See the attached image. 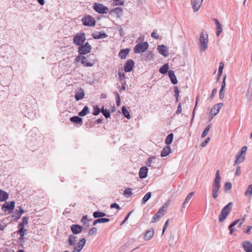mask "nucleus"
Returning <instances> with one entry per match:
<instances>
[{"instance_id": "nucleus-1", "label": "nucleus", "mask_w": 252, "mask_h": 252, "mask_svg": "<svg viewBox=\"0 0 252 252\" xmlns=\"http://www.w3.org/2000/svg\"><path fill=\"white\" fill-rule=\"evenodd\" d=\"M199 43L200 46V51H205L208 49V35L207 33H204L203 32L200 33Z\"/></svg>"}, {"instance_id": "nucleus-2", "label": "nucleus", "mask_w": 252, "mask_h": 252, "mask_svg": "<svg viewBox=\"0 0 252 252\" xmlns=\"http://www.w3.org/2000/svg\"><path fill=\"white\" fill-rule=\"evenodd\" d=\"M232 206V203L229 202L227 205H226L222 209L221 212L219 216V221L222 222L225 220L227 216L231 210Z\"/></svg>"}, {"instance_id": "nucleus-3", "label": "nucleus", "mask_w": 252, "mask_h": 252, "mask_svg": "<svg viewBox=\"0 0 252 252\" xmlns=\"http://www.w3.org/2000/svg\"><path fill=\"white\" fill-rule=\"evenodd\" d=\"M86 40V35L84 32L77 33L73 39V43L76 45H81Z\"/></svg>"}, {"instance_id": "nucleus-4", "label": "nucleus", "mask_w": 252, "mask_h": 252, "mask_svg": "<svg viewBox=\"0 0 252 252\" xmlns=\"http://www.w3.org/2000/svg\"><path fill=\"white\" fill-rule=\"evenodd\" d=\"M149 44L147 42H142L137 44L134 48L135 53H141L144 52L148 48Z\"/></svg>"}, {"instance_id": "nucleus-5", "label": "nucleus", "mask_w": 252, "mask_h": 252, "mask_svg": "<svg viewBox=\"0 0 252 252\" xmlns=\"http://www.w3.org/2000/svg\"><path fill=\"white\" fill-rule=\"evenodd\" d=\"M78 52L80 55L87 54L90 52L92 47L88 42H86L84 45H79Z\"/></svg>"}, {"instance_id": "nucleus-6", "label": "nucleus", "mask_w": 252, "mask_h": 252, "mask_svg": "<svg viewBox=\"0 0 252 252\" xmlns=\"http://www.w3.org/2000/svg\"><path fill=\"white\" fill-rule=\"evenodd\" d=\"M220 187V182H213L212 186V196L214 199H216L219 196Z\"/></svg>"}, {"instance_id": "nucleus-7", "label": "nucleus", "mask_w": 252, "mask_h": 252, "mask_svg": "<svg viewBox=\"0 0 252 252\" xmlns=\"http://www.w3.org/2000/svg\"><path fill=\"white\" fill-rule=\"evenodd\" d=\"M82 22L85 26H92L94 25V20L93 17L90 15L83 17L82 19Z\"/></svg>"}, {"instance_id": "nucleus-8", "label": "nucleus", "mask_w": 252, "mask_h": 252, "mask_svg": "<svg viewBox=\"0 0 252 252\" xmlns=\"http://www.w3.org/2000/svg\"><path fill=\"white\" fill-rule=\"evenodd\" d=\"M95 11L100 14H106L109 11V9L101 3H95Z\"/></svg>"}, {"instance_id": "nucleus-9", "label": "nucleus", "mask_w": 252, "mask_h": 252, "mask_svg": "<svg viewBox=\"0 0 252 252\" xmlns=\"http://www.w3.org/2000/svg\"><path fill=\"white\" fill-rule=\"evenodd\" d=\"M223 104L222 103H219L215 105L211 110L210 114L211 117L210 121H211L214 117H215L219 112L220 109L222 107Z\"/></svg>"}, {"instance_id": "nucleus-10", "label": "nucleus", "mask_w": 252, "mask_h": 252, "mask_svg": "<svg viewBox=\"0 0 252 252\" xmlns=\"http://www.w3.org/2000/svg\"><path fill=\"white\" fill-rule=\"evenodd\" d=\"M134 65V62L132 60H128L125 63L124 68L126 72H129L132 70Z\"/></svg>"}, {"instance_id": "nucleus-11", "label": "nucleus", "mask_w": 252, "mask_h": 252, "mask_svg": "<svg viewBox=\"0 0 252 252\" xmlns=\"http://www.w3.org/2000/svg\"><path fill=\"white\" fill-rule=\"evenodd\" d=\"M203 0H191V4L193 12H197L202 5Z\"/></svg>"}, {"instance_id": "nucleus-12", "label": "nucleus", "mask_w": 252, "mask_h": 252, "mask_svg": "<svg viewBox=\"0 0 252 252\" xmlns=\"http://www.w3.org/2000/svg\"><path fill=\"white\" fill-rule=\"evenodd\" d=\"M14 201L6 202L2 206V210L6 211L7 210L12 211L14 209Z\"/></svg>"}, {"instance_id": "nucleus-13", "label": "nucleus", "mask_w": 252, "mask_h": 252, "mask_svg": "<svg viewBox=\"0 0 252 252\" xmlns=\"http://www.w3.org/2000/svg\"><path fill=\"white\" fill-rule=\"evenodd\" d=\"M86 243V239L82 238L77 243V246L74 248L72 252H79L83 248Z\"/></svg>"}, {"instance_id": "nucleus-14", "label": "nucleus", "mask_w": 252, "mask_h": 252, "mask_svg": "<svg viewBox=\"0 0 252 252\" xmlns=\"http://www.w3.org/2000/svg\"><path fill=\"white\" fill-rule=\"evenodd\" d=\"M157 49L158 52L164 57L168 56V48L166 46L163 45H158Z\"/></svg>"}, {"instance_id": "nucleus-15", "label": "nucleus", "mask_w": 252, "mask_h": 252, "mask_svg": "<svg viewBox=\"0 0 252 252\" xmlns=\"http://www.w3.org/2000/svg\"><path fill=\"white\" fill-rule=\"evenodd\" d=\"M75 60L77 62L81 61L82 63L86 66H93V65L91 63H87V59L85 57L81 55L78 56L76 58Z\"/></svg>"}, {"instance_id": "nucleus-16", "label": "nucleus", "mask_w": 252, "mask_h": 252, "mask_svg": "<svg viewBox=\"0 0 252 252\" xmlns=\"http://www.w3.org/2000/svg\"><path fill=\"white\" fill-rule=\"evenodd\" d=\"M242 246L246 252H252V243L250 241H244Z\"/></svg>"}, {"instance_id": "nucleus-17", "label": "nucleus", "mask_w": 252, "mask_h": 252, "mask_svg": "<svg viewBox=\"0 0 252 252\" xmlns=\"http://www.w3.org/2000/svg\"><path fill=\"white\" fill-rule=\"evenodd\" d=\"M123 11V10L122 8L116 7V8L111 9L109 11V13L110 14H115L117 15V17L120 18L122 14Z\"/></svg>"}, {"instance_id": "nucleus-18", "label": "nucleus", "mask_w": 252, "mask_h": 252, "mask_svg": "<svg viewBox=\"0 0 252 252\" xmlns=\"http://www.w3.org/2000/svg\"><path fill=\"white\" fill-rule=\"evenodd\" d=\"M70 229L73 234H77L82 231V227L78 224H72L70 226Z\"/></svg>"}, {"instance_id": "nucleus-19", "label": "nucleus", "mask_w": 252, "mask_h": 252, "mask_svg": "<svg viewBox=\"0 0 252 252\" xmlns=\"http://www.w3.org/2000/svg\"><path fill=\"white\" fill-rule=\"evenodd\" d=\"M148 169L147 167L144 166L140 169L139 176L140 178L144 179L147 177Z\"/></svg>"}, {"instance_id": "nucleus-20", "label": "nucleus", "mask_w": 252, "mask_h": 252, "mask_svg": "<svg viewBox=\"0 0 252 252\" xmlns=\"http://www.w3.org/2000/svg\"><path fill=\"white\" fill-rule=\"evenodd\" d=\"M245 157L246 155H244V154H242L240 153L236 157V158L234 161V164H238L243 162L245 159Z\"/></svg>"}, {"instance_id": "nucleus-21", "label": "nucleus", "mask_w": 252, "mask_h": 252, "mask_svg": "<svg viewBox=\"0 0 252 252\" xmlns=\"http://www.w3.org/2000/svg\"><path fill=\"white\" fill-rule=\"evenodd\" d=\"M165 213L160 209L152 218V222H155L158 220L161 216H163Z\"/></svg>"}, {"instance_id": "nucleus-22", "label": "nucleus", "mask_w": 252, "mask_h": 252, "mask_svg": "<svg viewBox=\"0 0 252 252\" xmlns=\"http://www.w3.org/2000/svg\"><path fill=\"white\" fill-rule=\"evenodd\" d=\"M85 95L84 91L83 89H80L77 91L75 94V97L76 100L82 99Z\"/></svg>"}, {"instance_id": "nucleus-23", "label": "nucleus", "mask_w": 252, "mask_h": 252, "mask_svg": "<svg viewBox=\"0 0 252 252\" xmlns=\"http://www.w3.org/2000/svg\"><path fill=\"white\" fill-rule=\"evenodd\" d=\"M154 230L153 229H151L146 231L144 235V239L146 241L150 240L154 236Z\"/></svg>"}, {"instance_id": "nucleus-24", "label": "nucleus", "mask_w": 252, "mask_h": 252, "mask_svg": "<svg viewBox=\"0 0 252 252\" xmlns=\"http://www.w3.org/2000/svg\"><path fill=\"white\" fill-rule=\"evenodd\" d=\"M168 73L169 77L170 78V79L171 82L173 84H176L177 83L178 81H177L176 77L175 75L174 71H173L172 70H170L168 71Z\"/></svg>"}, {"instance_id": "nucleus-25", "label": "nucleus", "mask_w": 252, "mask_h": 252, "mask_svg": "<svg viewBox=\"0 0 252 252\" xmlns=\"http://www.w3.org/2000/svg\"><path fill=\"white\" fill-rule=\"evenodd\" d=\"M214 21L215 22L216 26V34L218 36L220 35V34L221 33L222 31V28L221 27V25L219 22V21L217 19H215Z\"/></svg>"}, {"instance_id": "nucleus-26", "label": "nucleus", "mask_w": 252, "mask_h": 252, "mask_svg": "<svg viewBox=\"0 0 252 252\" xmlns=\"http://www.w3.org/2000/svg\"><path fill=\"white\" fill-rule=\"evenodd\" d=\"M129 51V49L127 48L122 49L119 53V56L122 59H125L128 55Z\"/></svg>"}, {"instance_id": "nucleus-27", "label": "nucleus", "mask_w": 252, "mask_h": 252, "mask_svg": "<svg viewBox=\"0 0 252 252\" xmlns=\"http://www.w3.org/2000/svg\"><path fill=\"white\" fill-rule=\"evenodd\" d=\"M171 152V148L169 146H166L161 152L160 156L161 157H164L169 155Z\"/></svg>"}, {"instance_id": "nucleus-28", "label": "nucleus", "mask_w": 252, "mask_h": 252, "mask_svg": "<svg viewBox=\"0 0 252 252\" xmlns=\"http://www.w3.org/2000/svg\"><path fill=\"white\" fill-rule=\"evenodd\" d=\"M8 194L1 189H0V201H5L8 198Z\"/></svg>"}, {"instance_id": "nucleus-29", "label": "nucleus", "mask_w": 252, "mask_h": 252, "mask_svg": "<svg viewBox=\"0 0 252 252\" xmlns=\"http://www.w3.org/2000/svg\"><path fill=\"white\" fill-rule=\"evenodd\" d=\"M81 221L86 227H88L90 226V223L92 221V220L88 219L87 216H85L82 218Z\"/></svg>"}, {"instance_id": "nucleus-30", "label": "nucleus", "mask_w": 252, "mask_h": 252, "mask_svg": "<svg viewBox=\"0 0 252 252\" xmlns=\"http://www.w3.org/2000/svg\"><path fill=\"white\" fill-rule=\"evenodd\" d=\"M18 227L19 228V230L18 231V233L20 235V240H22L24 239V236L26 234V231H27V230L24 228V226H23V227L18 226Z\"/></svg>"}, {"instance_id": "nucleus-31", "label": "nucleus", "mask_w": 252, "mask_h": 252, "mask_svg": "<svg viewBox=\"0 0 252 252\" xmlns=\"http://www.w3.org/2000/svg\"><path fill=\"white\" fill-rule=\"evenodd\" d=\"M193 192H190L188 196L186 197L184 203L182 204V207L185 208L186 205L188 203L189 200L191 198L192 195H193Z\"/></svg>"}, {"instance_id": "nucleus-32", "label": "nucleus", "mask_w": 252, "mask_h": 252, "mask_svg": "<svg viewBox=\"0 0 252 252\" xmlns=\"http://www.w3.org/2000/svg\"><path fill=\"white\" fill-rule=\"evenodd\" d=\"M169 65L168 63L164 64L160 69L159 72L162 74H165L168 71V69H169Z\"/></svg>"}, {"instance_id": "nucleus-33", "label": "nucleus", "mask_w": 252, "mask_h": 252, "mask_svg": "<svg viewBox=\"0 0 252 252\" xmlns=\"http://www.w3.org/2000/svg\"><path fill=\"white\" fill-rule=\"evenodd\" d=\"M173 134L170 133V134H168L165 139V144H167V146H169V145H170L172 143V142L173 141Z\"/></svg>"}, {"instance_id": "nucleus-34", "label": "nucleus", "mask_w": 252, "mask_h": 252, "mask_svg": "<svg viewBox=\"0 0 252 252\" xmlns=\"http://www.w3.org/2000/svg\"><path fill=\"white\" fill-rule=\"evenodd\" d=\"M89 112V109L88 106H86L79 113V115L81 117H83L87 115Z\"/></svg>"}, {"instance_id": "nucleus-35", "label": "nucleus", "mask_w": 252, "mask_h": 252, "mask_svg": "<svg viewBox=\"0 0 252 252\" xmlns=\"http://www.w3.org/2000/svg\"><path fill=\"white\" fill-rule=\"evenodd\" d=\"M122 111L123 115L125 116L126 118L127 119H130V114L128 111L126 109V108L125 106H123L122 108Z\"/></svg>"}, {"instance_id": "nucleus-36", "label": "nucleus", "mask_w": 252, "mask_h": 252, "mask_svg": "<svg viewBox=\"0 0 252 252\" xmlns=\"http://www.w3.org/2000/svg\"><path fill=\"white\" fill-rule=\"evenodd\" d=\"M152 194L151 192H147L143 197L142 199V203L145 204L146 202H147L151 197Z\"/></svg>"}, {"instance_id": "nucleus-37", "label": "nucleus", "mask_w": 252, "mask_h": 252, "mask_svg": "<svg viewBox=\"0 0 252 252\" xmlns=\"http://www.w3.org/2000/svg\"><path fill=\"white\" fill-rule=\"evenodd\" d=\"M70 121L77 124L81 123L82 119L78 116L72 117L70 118Z\"/></svg>"}, {"instance_id": "nucleus-38", "label": "nucleus", "mask_w": 252, "mask_h": 252, "mask_svg": "<svg viewBox=\"0 0 252 252\" xmlns=\"http://www.w3.org/2000/svg\"><path fill=\"white\" fill-rule=\"evenodd\" d=\"M101 112L106 118H108L110 117V112L108 111L107 109H104V107H102L101 109Z\"/></svg>"}, {"instance_id": "nucleus-39", "label": "nucleus", "mask_w": 252, "mask_h": 252, "mask_svg": "<svg viewBox=\"0 0 252 252\" xmlns=\"http://www.w3.org/2000/svg\"><path fill=\"white\" fill-rule=\"evenodd\" d=\"M110 220L106 218H98L95 219V224L98 223H106L109 221Z\"/></svg>"}, {"instance_id": "nucleus-40", "label": "nucleus", "mask_w": 252, "mask_h": 252, "mask_svg": "<svg viewBox=\"0 0 252 252\" xmlns=\"http://www.w3.org/2000/svg\"><path fill=\"white\" fill-rule=\"evenodd\" d=\"M245 195L247 196H251L252 195V185H250L245 193Z\"/></svg>"}, {"instance_id": "nucleus-41", "label": "nucleus", "mask_w": 252, "mask_h": 252, "mask_svg": "<svg viewBox=\"0 0 252 252\" xmlns=\"http://www.w3.org/2000/svg\"><path fill=\"white\" fill-rule=\"evenodd\" d=\"M107 37V35L105 33H95V39H102Z\"/></svg>"}, {"instance_id": "nucleus-42", "label": "nucleus", "mask_w": 252, "mask_h": 252, "mask_svg": "<svg viewBox=\"0 0 252 252\" xmlns=\"http://www.w3.org/2000/svg\"><path fill=\"white\" fill-rule=\"evenodd\" d=\"M28 223V218L24 217L23 218L22 221L19 224L18 226L23 227L25 225L27 224Z\"/></svg>"}, {"instance_id": "nucleus-43", "label": "nucleus", "mask_w": 252, "mask_h": 252, "mask_svg": "<svg viewBox=\"0 0 252 252\" xmlns=\"http://www.w3.org/2000/svg\"><path fill=\"white\" fill-rule=\"evenodd\" d=\"M77 237L74 236H73V235H70L69 236V239H68V242H69V243L70 245H73L75 244V243L76 242V239Z\"/></svg>"}, {"instance_id": "nucleus-44", "label": "nucleus", "mask_w": 252, "mask_h": 252, "mask_svg": "<svg viewBox=\"0 0 252 252\" xmlns=\"http://www.w3.org/2000/svg\"><path fill=\"white\" fill-rule=\"evenodd\" d=\"M211 127V125H209L205 129L204 131L203 132L201 135V138H204L207 134L208 131H209L210 128Z\"/></svg>"}, {"instance_id": "nucleus-45", "label": "nucleus", "mask_w": 252, "mask_h": 252, "mask_svg": "<svg viewBox=\"0 0 252 252\" xmlns=\"http://www.w3.org/2000/svg\"><path fill=\"white\" fill-rule=\"evenodd\" d=\"M132 194V192L131 191V189L130 188L126 189L124 192V195L126 196L127 197H128Z\"/></svg>"}, {"instance_id": "nucleus-46", "label": "nucleus", "mask_w": 252, "mask_h": 252, "mask_svg": "<svg viewBox=\"0 0 252 252\" xmlns=\"http://www.w3.org/2000/svg\"><path fill=\"white\" fill-rule=\"evenodd\" d=\"M223 67H224L223 63L222 62L220 63V66L219 67V70H218V76H221L222 73Z\"/></svg>"}, {"instance_id": "nucleus-47", "label": "nucleus", "mask_w": 252, "mask_h": 252, "mask_svg": "<svg viewBox=\"0 0 252 252\" xmlns=\"http://www.w3.org/2000/svg\"><path fill=\"white\" fill-rule=\"evenodd\" d=\"M125 2V0H114L113 3L115 5H123Z\"/></svg>"}, {"instance_id": "nucleus-48", "label": "nucleus", "mask_w": 252, "mask_h": 252, "mask_svg": "<svg viewBox=\"0 0 252 252\" xmlns=\"http://www.w3.org/2000/svg\"><path fill=\"white\" fill-rule=\"evenodd\" d=\"M232 187V185L230 182H226L225 183L224 186V189L225 191H227L228 190L230 189Z\"/></svg>"}, {"instance_id": "nucleus-49", "label": "nucleus", "mask_w": 252, "mask_h": 252, "mask_svg": "<svg viewBox=\"0 0 252 252\" xmlns=\"http://www.w3.org/2000/svg\"><path fill=\"white\" fill-rule=\"evenodd\" d=\"M220 179L221 178L220 175V171L217 170L216 173V177L214 182H220Z\"/></svg>"}, {"instance_id": "nucleus-50", "label": "nucleus", "mask_w": 252, "mask_h": 252, "mask_svg": "<svg viewBox=\"0 0 252 252\" xmlns=\"http://www.w3.org/2000/svg\"><path fill=\"white\" fill-rule=\"evenodd\" d=\"M106 216V214L104 213L100 212H95V218L103 217Z\"/></svg>"}, {"instance_id": "nucleus-51", "label": "nucleus", "mask_w": 252, "mask_h": 252, "mask_svg": "<svg viewBox=\"0 0 252 252\" xmlns=\"http://www.w3.org/2000/svg\"><path fill=\"white\" fill-rule=\"evenodd\" d=\"M246 95L249 101H251L252 99V93L250 92V90L247 91Z\"/></svg>"}, {"instance_id": "nucleus-52", "label": "nucleus", "mask_w": 252, "mask_h": 252, "mask_svg": "<svg viewBox=\"0 0 252 252\" xmlns=\"http://www.w3.org/2000/svg\"><path fill=\"white\" fill-rule=\"evenodd\" d=\"M174 92L175 94V96L176 97V101H178V97L179 94V91L178 90V88L177 87L175 86L174 87Z\"/></svg>"}, {"instance_id": "nucleus-53", "label": "nucleus", "mask_w": 252, "mask_h": 252, "mask_svg": "<svg viewBox=\"0 0 252 252\" xmlns=\"http://www.w3.org/2000/svg\"><path fill=\"white\" fill-rule=\"evenodd\" d=\"M217 93V89L216 88L213 89L212 91V93L210 96V98L211 99H213L214 98V97L215 96V95Z\"/></svg>"}, {"instance_id": "nucleus-54", "label": "nucleus", "mask_w": 252, "mask_h": 252, "mask_svg": "<svg viewBox=\"0 0 252 252\" xmlns=\"http://www.w3.org/2000/svg\"><path fill=\"white\" fill-rule=\"evenodd\" d=\"M219 96L220 99H222L224 97V89H221L220 91L219 92Z\"/></svg>"}, {"instance_id": "nucleus-55", "label": "nucleus", "mask_w": 252, "mask_h": 252, "mask_svg": "<svg viewBox=\"0 0 252 252\" xmlns=\"http://www.w3.org/2000/svg\"><path fill=\"white\" fill-rule=\"evenodd\" d=\"M210 140V137H207L206 140L203 142L202 143H201V147H204L206 146V145L208 144V143L209 142V141Z\"/></svg>"}, {"instance_id": "nucleus-56", "label": "nucleus", "mask_w": 252, "mask_h": 252, "mask_svg": "<svg viewBox=\"0 0 252 252\" xmlns=\"http://www.w3.org/2000/svg\"><path fill=\"white\" fill-rule=\"evenodd\" d=\"M168 205H169V202H166L160 209L161 210H162L164 213H165L166 211V210H167V208L168 207Z\"/></svg>"}, {"instance_id": "nucleus-57", "label": "nucleus", "mask_w": 252, "mask_h": 252, "mask_svg": "<svg viewBox=\"0 0 252 252\" xmlns=\"http://www.w3.org/2000/svg\"><path fill=\"white\" fill-rule=\"evenodd\" d=\"M154 158H155L154 157H151V158H148V159L147 160V161H146V164H147V166H151V164L152 162V159H154Z\"/></svg>"}, {"instance_id": "nucleus-58", "label": "nucleus", "mask_w": 252, "mask_h": 252, "mask_svg": "<svg viewBox=\"0 0 252 252\" xmlns=\"http://www.w3.org/2000/svg\"><path fill=\"white\" fill-rule=\"evenodd\" d=\"M116 103H117V105L118 106H120V102H121V99H120V95L118 93H116Z\"/></svg>"}, {"instance_id": "nucleus-59", "label": "nucleus", "mask_w": 252, "mask_h": 252, "mask_svg": "<svg viewBox=\"0 0 252 252\" xmlns=\"http://www.w3.org/2000/svg\"><path fill=\"white\" fill-rule=\"evenodd\" d=\"M168 221H169V220H166V221L165 222L163 227V228H162V234H163V233H164L166 228L167 227L168 225Z\"/></svg>"}, {"instance_id": "nucleus-60", "label": "nucleus", "mask_w": 252, "mask_h": 252, "mask_svg": "<svg viewBox=\"0 0 252 252\" xmlns=\"http://www.w3.org/2000/svg\"><path fill=\"white\" fill-rule=\"evenodd\" d=\"M111 208H116L118 210L120 209V207L118 204L116 203H112L110 206Z\"/></svg>"}, {"instance_id": "nucleus-61", "label": "nucleus", "mask_w": 252, "mask_h": 252, "mask_svg": "<svg viewBox=\"0 0 252 252\" xmlns=\"http://www.w3.org/2000/svg\"><path fill=\"white\" fill-rule=\"evenodd\" d=\"M247 150V147L246 146H245L242 148L241 150L240 151V153L244 154V155H246V152Z\"/></svg>"}, {"instance_id": "nucleus-62", "label": "nucleus", "mask_w": 252, "mask_h": 252, "mask_svg": "<svg viewBox=\"0 0 252 252\" xmlns=\"http://www.w3.org/2000/svg\"><path fill=\"white\" fill-rule=\"evenodd\" d=\"M182 112V106H181V103H179L178 106V108H177V110L176 111V114H180Z\"/></svg>"}, {"instance_id": "nucleus-63", "label": "nucleus", "mask_w": 252, "mask_h": 252, "mask_svg": "<svg viewBox=\"0 0 252 252\" xmlns=\"http://www.w3.org/2000/svg\"><path fill=\"white\" fill-rule=\"evenodd\" d=\"M235 175L237 176H239L241 174V169L240 166H237L236 167Z\"/></svg>"}, {"instance_id": "nucleus-64", "label": "nucleus", "mask_w": 252, "mask_h": 252, "mask_svg": "<svg viewBox=\"0 0 252 252\" xmlns=\"http://www.w3.org/2000/svg\"><path fill=\"white\" fill-rule=\"evenodd\" d=\"M151 36L153 38H154L155 39L158 38V35L155 31L152 32Z\"/></svg>"}]
</instances>
